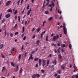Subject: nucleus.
<instances>
[{"label":"nucleus","mask_w":78,"mask_h":78,"mask_svg":"<svg viewBox=\"0 0 78 78\" xmlns=\"http://www.w3.org/2000/svg\"><path fill=\"white\" fill-rule=\"evenodd\" d=\"M63 31L65 35H67V29L66 28V24L63 23Z\"/></svg>","instance_id":"nucleus-1"},{"label":"nucleus","mask_w":78,"mask_h":78,"mask_svg":"<svg viewBox=\"0 0 78 78\" xmlns=\"http://www.w3.org/2000/svg\"><path fill=\"white\" fill-rule=\"evenodd\" d=\"M57 40V38H56V36H54L53 37L52 40V41L54 42H55Z\"/></svg>","instance_id":"nucleus-2"},{"label":"nucleus","mask_w":78,"mask_h":78,"mask_svg":"<svg viewBox=\"0 0 78 78\" xmlns=\"http://www.w3.org/2000/svg\"><path fill=\"white\" fill-rule=\"evenodd\" d=\"M45 62H46V61L45 60H44L43 61H42V66L43 67H44V66H45Z\"/></svg>","instance_id":"nucleus-3"},{"label":"nucleus","mask_w":78,"mask_h":78,"mask_svg":"<svg viewBox=\"0 0 78 78\" xmlns=\"http://www.w3.org/2000/svg\"><path fill=\"white\" fill-rule=\"evenodd\" d=\"M10 3H11V1H7L6 4V6H9V5L10 4Z\"/></svg>","instance_id":"nucleus-4"},{"label":"nucleus","mask_w":78,"mask_h":78,"mask_svg":"<svg viewBox=\"0 0 78 78\" xmlns=\"http://www.w3.org/2000/svg\"><path fill=\"white\" fill-rule=\"evenodd\" d=\"M52 62L53 64H54V66H55V65L56 64V59H55L54 61H52Z\"/></svg>","instance_id":"nucleus-5"},{"label":"nucleus","mask_w":78,"mask_h":78,"mask_svg":"<svg viewBox=\"0 0 78 78\" xmlns=\"http://www.w3.org/2000/svg\"><path fill=\"white\" fill-rule=\"evenodd\" d=\"M19 70V66L18 65H16V69H15V72H17Z\"/></svg>","instance_id":"nucleus-6"},{"label":"nucleus","mask_w":78,"mask_h":78,"mask_svg":"<svg viewBox=\"0 0 78 78\" xmlns=\"http://www.w3.org/2000/svg\"><path fill=\"white\" fill-rule=\"evenodd\" d=\"M45 31H44L42 32L41 34V39L42 38L43 34H45Z\"/></svg>","instance_id":"nucleus-7"},{"label":"nucleus","mask_w":78,"mask_h":78,"mask_svg":"<svg viewBox=\"0 0 78 78\" xmlns=\"http://www.w3.org/2000/svg\"><path fill=\"white\" fill-rule=\"evenodd\" d=\"M11 17V15L10 14H7L5 16L6 18H9V17Z\"/></svg>","instance_id":"nucleus-8"},{"label":"nucleus","mask_w":78,"mask_h":78,"mask_svg":"<svg viewBox=\"0 0 78 78\" xmlns=\"http://www.w3.org/2000/svg\"><path fill=\"white\" fill-rule=\"evenodd\" d=\"M3 47H4V46L3 44H0V49H2L3 48Z\"/></svg>","instance_id":"nucleus-9"},{"label":"nucleus","mask_w":78,"mask_h":78,"mask_svg":"<svg viewBox=\"0 0 78 78\" xmlns=\"http://www.w3.org/2000/svg\"><path fill=\"white\" fill-rule=\"evenodd\" d=\"M7 12H10L11 13H12V9H9L7 10Z\"/></svg>","instance_id":"nucleus-10"},{"label":"nucleus","mask_w":78,"mask_h":78,"mask_svg":"<svg viewBox=\"0 0 78 78\" xmlns=\"http://www.w3.org/2000/svg\"><path fill=\"white\" fill-rule=\"evenodd\" d=\"M62 58V56H61V54L58 55V59H61V58Z\"/></svg>","instance_id":"nucleus-11"},{"label":"nucleus","mask_w":78,"mask_h":78,"mask_svg":"<svg viewBox=\"0 0 78 78\" xmlns=\"http://www.w3.org/2000/svg\"><path fill=\"white\" fill-rule=\"evenodd\" d=\"M35 76L37 77V78H39L40 77V75L38 74H35Z\"/></svg>","instance_id":"nucleus-12"},{"label":"nucleus","mask_w":78,"mask_h":78,"mask_svg":"<svg viewBox=\"0 0 78 78\" xmlns=\"http://www.w3.org/2000/svg\"><path fill=\"white\" fill-rule=\"evenodd\" d=\"M38 60H39V58H37L36 57H35L34 58V61H38Z\"/></svg>","instance_id":"nucleus-13"},{"label":"nucleus","mask_w":78,"mask_h":78,"mask_svg":"<svg viewBox=\"0 0 78 78\" xmlns=\"http://www.w3.org/2000/svg\"><path fill=\"white\" fill-rule=\"evenodd\" d=\"M51 6H53V8L55 6V4H54V3H53V2H52L51 3Z\"/></svg>","instance_id":"nucleus-14"},{"label":"nucleus","mask_w":78,"mask_h":78,"mask_svg":"<svg viewBox=\"0 0 78 78\" xmlns=\"http://www.w3.org/2000/svg\"><path fill=\"white\" fill-rule=\"evenodd\" d=\"M49 62L50 60H48L47 61V66H48V64H49Z\"/></svg>","instance_id":"nucleus-15"},{"label":"nucleus","mask_w":78,"mask_h":78,"mask_svg":"<svg viewBox=\"0 0 78 78\" xmlns=\"http://www.w3.org/2000/svg\"><path fill=\"white\" fill-rule=\"evenodd\" d=\"M39 42H40V40H38L37 41L36 43L37 44V45H39Z\"/></svg>","instance_id":"nucleus-16"},{"label":"nucleus","mask_w":78,"mask_h":78,"mask_svg":"<svg viewBox=\"0 0 78 78\" xmlns=\"http://www.w3.org/2000/svg\"><path fill=\"white\" fill-rule=\"evenodd\" d=\"M10 63L12 66H13V67H14V63H13V62H11Z\"/></svg>","instance_id":"nucleus-17"},{"label":"nucleus","mask_w":78,"mask_h":78,"mask_svg":"<svg viewBox=\"0 0 78 78\" xmlns=\"http://www.w3.org/2000/svg\"><path fill=\"white\" fill-rule=\"evenodd\" d=\"M69 47L70 49H72V44H69Z\"/></svg>","instance_id":"nucleus-18"},{"label":"nucleus","mask_w":78,"mask_h":78,"mask_svg":"<svg viewBox=\"0 0 78 78\" xmlns=\"http://www.w3.org/2000/svg\"><path fill=\"white\" fill-rule=\"evenodd\" d=\"M45 1H44V2H43V6L42 7V8H44V7H45Z\"/></svg>","instance_id":"nucleus-19"},{"label":"nucleus","mask_w":78,"mask_h":78,"mask_svg":"<svg viewBox=\"0 0 78 78\" xmlns=\"http://www.w3.org/2000/svg\"><path fill=\"white\" fill-rule=\"evenodd\" d=\"M22 71H23V69H22V68H21L20 71V73H22Z\"/></svg>","instance_id":"nucleus-20"},{"label":"nucleus","mask_w":78,"mask_h":78,"mask_svg":"<svg viewBox=\"0 0 78 78\" xmlns=\"http://www.w3.org/2000/svg\"><path fill=\"white\" fill-rule=\"evenodd\" d=\"M36 75L35 74H34L32 76V78H36Z\"/></svg>","instance_id":"nucleus-21"},{"label":"nucleus","mask_w":78,"mask_h":78,"mask_svg":"<svg viewBox=\"0 0 78 78\" xmlns=\"http://www.w3.org/2000/svg\"><path fill=\"white\" fill-rule=\"evenodd\" d=\"M6 21V19L5 18H4L2 21V23H4V22Z\"/></svg>","instance_id":"nucleus-22"},{"label":"nucleus","mask_w":78,"mask_h":78,"mask_svg":"<svg viewBox=\"0 0 78 78\" xmlns=\"http://www.w3.org/2000/svg\"><path fill=\"white\" fill-rule=\"evenodd\" d=\"M52 20V17H50L48 19V20H49V21H50V20Z\"/></svg>","instance_id":"nucleus-23"},{"label":"nucleus","mask_w":78,"mask_h":78,"mask_svg":"<svg viewBox=\"0 0 78 78\" xmlns=\"http://www.w3.org/2000/svg\"><path fill=\"white\" fill-rule=\"evenodd\" d=\"M48 35H47L46 36V42H48Z\"/></svg>","instance_id":"nucleus-24"},{"label":"nucleus","mask_w":78,"mask_h":78,"mask_svg":"<svg viewBox=\"0 0 78 78\" xmlns=\"http://www.w3.org/2000/svg\"><path fill=\"white\" fill-rule=\"evenodd\" d=\"M61 68L62 69H64V66L63 65H62L61 66Z\"/></svg>","instance_id":"nucleus-25"},{"label":"nucleus","mask_w":78,"mask_h":78,"mask_svg":"<svg viewBox=\"0 0 78 78\" xmlns=\"http://www.w3.org/2000/svg\"><path fill=\"white\" fill-rule=\"evenodd\" d=\"M22 30H23V33L25 31V28L24 27H23Z\"/></svg>","instance_id":"nucleus-26"},{"label":"nucleus","mask_w":78,"mask_h":78,"mask_svg":"<svg viewBox=\"0 0 78 78\" xmlns=\"http://www.w3.org/2000/svg\"><path fill=\"white\" fill-rule=\"evenodd\" d=\"M18 18L19 22H20V16H18Z\"/></svg>","instance_id":"nucleus-27"},{"label":"nucleus","mask_w":78,"mask_h":78,"mask_svg":"<svg viewBox=\"0 0 78 78\" xmlns=\"http://www.w3.org/2000/svg\"><path fill=\"white\" fill-rule=\"evenodd\" d=\"M17 13V10H16L14 12V14L15 15Z\"/></svg>","instance_id":"nucleus-28"},{"label":"nucleus","mask_w":78,"mask_h":78,"mask_svg":"<svg viewBox=\"0 0 78 78\" xmlns=\"http://www.w3.org/2000/svg\"><path fill=\"white\" fill-rule=\"evenodd\" d=\"M58 74H60V73H61V70L60 69H59L58 71Z\"/></svg>","instance_id":"nucleus-29"},{"label":"nucleus","mask_w":78,"mask_h":78,"mask_svg":"<svg viewBox=\"0 0 78 78\" xmlns=\"http://www.w3.org/2000/svg\"><path fill=\"white\" fill-rule=\"evenodd\" d=\"M30 14V10H28V12H27V16H28Z\"/></svg>","instance_id":"nucleus-30"},{"label":"nucleus","mask_w":78,"mask_h":78,"mask_svg":"<svg viewBox=\"0 0 78 78\" xmlns=\"http://www.w3.org/2000/svg\"><path fill=\"white\" fill-rule=\"evenodd\" d=\"M1 55L2 56V58H5V56L4 55H3V54L1 53Z\"/></svg>","instance_id":"nucleus-31"},{"label":"nucleus","mask_w":78,"mask_h":78,"mask_svg":"<svg viewBox=\"0 0 78 78\" xmlns=\"http://www.w3.org/2000/svg\"><path fill=\"white\" fill-rule=\"evenodd\" d=\"M21 58V55L20 54L19 55V60H20V58Z\"/></svg>","instance_id":"nucleus-32"},{"label":"nucleus","mask_w":78,"mask_h":78,"mask_svg":"<svg viewBox=\"0 0 78 78\" xmlns=\"http://www.w3.org/2000/svg\"><path fill=\"white\" fill-rule=\"evenodd\" d=\"M45 23H46V21H44V22H43L42 27H44V25H45L44 24H45Z\"/></svg>","instance_id":"nucleus-33"},{"label":"nucleus","mask_w":78,"mask_h":78,"mask_svg":"<svg viewBox=\"0 0 78 78\" xmlns=\"http://www.w3.org/2000/svg\"><path fill=\"white\" fill-rule=\"evenodd\" d=\"M51 45L53 46V45H54L55 47H56V44H51Z\"/></svg>","instance_id":"nucleus-34"},{"label":"nucleus","mask_w":78,"mask_h":78,"mask_svg":"<svg viewBox=\"0 0 78 78\" xmlns=\"http://www.w3.org/2000/svg\"><path fill=\"white\" fill-rule=\"evenodd\" d=\"M34 53H36V51H32L31 52V54H34Z\"/></svg>","instance_id":"nucleus-35"},{"label":"nucleus","mask_w":78,"mask_h":78,"mask_svg":"<svg viewBox=\"0 0 78 78\" xmlns=\"http://www.w3.org/2000/svg\"><path fill=\"white\" fill-rule=\"evenodd\" d=\"M39 31H40V28H38L37 30V33H38Z\"/></svg>","instance_id":"nucleus-36"},{"label":"nucleus","mask_w":78,"mask_h":78,"mask_svg":"<svg viewBox=\"0 0 78 78\" xmlns=\"http://www.w3.org/2000/svg\"><path fill=\"white\" fill-rule=\"evenodd\" d=\"M49 7H50L51 9H52V6H51V5L49 4L48 5Z\"/></svg>","instance_id":"nucleus-37"},{"label":"nucleus","mask_w":78,"mask_h":78,"mask_svg":"<svg viewBox=\"0 0 78 78\" xmlns=\"http://www.w3.org/2000/svg\"><path fill=\"white\" fill-rule=\"evenodd\" d=\"M5 70V67H3L2 68V72L4 71V70Z\"/></svg>","instance_id":"nucleus-38"},{"label":"nucleus","mask_w":78,"mask_h":78,"mask_svg":"<svg viewBox=\"0 0 78 78\" xmlns=\"http://www.w3.org/2000/svg\"><path fill=\"white\" fill-rule=\"evenodd\" d=\"M57 45H58V47H60V43L59 42V41H58Z\"/></svg>","instance_id":"nucleus-39"},{"label":"nucleus","mask_w":78,"mask_h":78,"mask_svg":"<svg viewBox=\"0 0 78 78\" xmlns=\"http://www.w3.org/2000/svg\"><path fill=\"white\" fill-rule=\"evenodd\" d=\"M41 72L43 73H44V71L43 69H41Z\"/></svg>","instance_id":"nucleus-40"},{"label":"nucleus","mask_w":78,"mask_h":78,"mask_svg":"<svg viewBox=\"0 0 78 78\" xmlns=\"http://www.w3.org/2000/svg\"><path fill=\"white\" fill-rule=\"evenodd\" d=\"M42 62V60H41V59H39V63H41Z\"/></svg>","instance_id":"nucleus-41"},{"label":"nucleus","mask_w":78,"mask_h":78,"mask_svg":"<svg viewBox=\"0 0 78 78\" xmlns=\"http://www.w3.org/2000/svg\"><path fill=\"white\" fill-rule=\"evenodd\" d=\"M48 58H49V57H50V58H51V54H50L49 56H48Z\"/></svg>","instance_id":"nucleus-42"},{"label":"nucleus","mask_w":78,"mask_h":78,"mask_svg":"<svg viewBox=\"0 0 78 78\" xmlns=\"http://www.w3.org/2000/svg\"><path fill=\"white\" fill-rule=\"evenodd\" d=\"M23 48H24L23 45H22L21 50H22V51H23Z\"/></svg>","instance_id":"nucleus-43"},{"label":"nucleus","mask_w":78,"mask_h":78,"mask_svg":"<svg viewBox=\"0 0 78 78\" xmlns=\"http://www.w3.org/2000/svg\"><path fill=\"white\" fill-rule=\"evenodd\" d=\"M18 33L19 32H16L15 33V35H17V34H18Z\"/></svg>","instance_id":"nucleus-44"},{"label":"nucleus","mask_w":78,"mask_h":78,"mask_svg":"<svg viewBox=\"0 0 78 78\" xmlns=\"http://www.w3.org/2000/svg\"><path fill=\"white\" fill-rule=\"evenodd\" d=\"M30 6V5H28L27 7V9H29V7Z\"/></svg>","instance_id":"nucleus-45"},{"label":"nucleus","mask_w":78,"mask_h":78,"mask_svg":"<svg viewBox=\"0 0 78 78\" xmlns=\"http://www.w3.org/2000/svg\"><path fill=\"white\" fill-rule=\"evenodd\" d=\"M10 36L12 37H13V34L12 33L10 34Z\"/></svg>","instance_id":"nucleus-46"},{"label":"nucleus","mask_w":78,"mask_h":78,"mask_svg":"<svg viewBox=\"0 0 78 78\" xmlns=\"http://www.w3.org/2000/svg\"><path fill=\"white\" fill-rule=\"evenodd\" d=\"M25 8H24L23 11H22V13H21L22 14L24 12V11H25Z\"/></svg>","instance_id":"nucleus-47"},{"label":"nucleus","mask_w":78,"mask_h":78,"mask_svg":"<svg viewBox=\"0 0 78 78\" xmlns=\"http://www.w3.org/2000/svg\"><path fill=\"white\" fill-rule=\"evenodd\" d=\"M45 14H48V11H46L44 12Z\"/></svg>","instance_id":"nucleus-48"},{"label":"nucleus","mask_w":78,"mask_h":78,"mask_svg":"<svg viewBox=\"0 0 78 78\" xmlns=\"http://www.w3.org/2000/svg\"><path fill=\"white\" fill-rule=\"evenodd\" d=\"M35 38V35H34L33 37H32V39H34Z\"/></svg>","instance_id":"nucleus-49"},{"label":"nucleus","mask_w":78,"mask_h":78,"mask_svg":"<svg viewBox=\"0 0 78 78\" xmlns=\"http://www.w3.org/2000/svg\"><path fill=\"white\" fill-rule=\"evenodd\" d=\"M61 78V76L60 75H58L56 78Z\"/></svg>","instance_id":"nucleus-50"},{"label":"nucleus","mask_w":78,"mask_h":78,"mask_svg":"<svg viewBox=\"0 0 78 78\" xmlns=\"http://www.w3.org/2000/svg\"><path fill=\"white\" fill-rule=\"evenodd\" d=\"M19 3H20V0L18 1V2H17L18 6H19Z\"/></svg>","instance_id":"nucleus-51"},{"label":"nucleus","mask_w":78,"mask_h":78,"mask_svg":"<svg viewBox=\"0 0 78 78\" xmlns=\"http://www.w3.org/2000/svg\"><path fill=\"white\" fill-rule=\"evenodd\" d=\"M23 39V40H25V39H26V36L24 37Z\"/></svg>","instance_id":"nucleus-52"},{"label":"nucleus","mask_w":78,"mask_h":78,"mask_svg":"<svg viewBox=\"0 0 78 78\" xmlns=\"http://www.w3.org/2000/svg\"><path fill=\"white\" fill-rule=\"evenodd\" d=\"M28 44H29V43H28V42H26L25 43V45H28Z\"/></svg>","instance_id":"nucleus-53"},{"label":"nucleus","mask_w":78,"mask_h":78,"mask_svg":"<svg viewBox=\"0 0 78 78\" xmlns=\"http://www.w3.org/2000/svg\"><path fill=\"white\" fill-rule=\"evenodd\" d=\"M6 30H5V36H6Z\"/></svg>","instance_id":"nucleus-54"},{"label":"nucleus","mask_w":78,"mask_h":78,"mask_svg":"<svg viewBox=\"0 0 78 78\" xmlns=\"http://www.w3.org/2000/svg\"><path fill=\"white\" fill-rule=\"evenodd\" d=\"M48 4H49V2H48L46 3V5L48 6Z\"/></svg>","instance_id":"nucleus-55"},{"label":"nucleus","mask_w":78,"mask_h":78,"mask_svg":"<svg viewBox=\"0 0 78 78\" xmlns=\"http://www.w3.org/2000/svg\"><path fill=\"white\" fill-rule=\"evenodd\" d=\"M13 50H14V51L15 50H16V48H13Z\"/></svg>","instance_id":"nucleus-56"},{"label":"nucleus","mask_w":78,"mask_h":78,"mask_svg":"<svg viewBox=\"0 0 78 78\" xmlns=\"http://www.w3.org/2000/svg\"><path fill=\"white\" fill-rule=\"evenodd\" d=\"M61 51H62V53H64V50H63V49H62H62Z\"/></svg>","instance_id":"nucleus-57"},{"label":"nucleus","mask_w":78,"mask_h":78,"mask_svg":"<svg viewBox=\"0 0 78 78\" xmlns=\"http://www.w3.org/2000/svg\"><path fill=\"white\" fill-rule=\"evenodd\" d=\"M56 38H57V39L59 38V35H57V36H56Z\"/></svg>","instance_id":"nucleus-58"},{"label":"nucleus","mask_w":78,"mask_h":78,"mask_svg":"<svg viewBox=\"0 0 78 78\" xmlns=\"http://www.w3.org/2000/svg\"><path fill=\"white\" fill-rule=\"evenodd\" d=\"M53 35H54V34H53V33L51 35V37H53Z\"/></svg>","instance_id":"nucleus-59"},{"label":"nucleus","mask_w":78,"mask_h":78,"mask_svg":"<svg viewBox=\"0 0 78 78\" xmlns=\"http://www.w3.org/2000/svg\"><path fill=\"white\" fill-rule=\"evenodd\" d=\"M24 20H23L22 21V24L23 25V23H24Z\"/></svg>","instance_id":"nucleus-60"},{"label":"nucleus","mask_w":78,"mask_h":78,"mask_svg":"<svg viewBox=\"0 0 78 78\" xmlns=\"http://www.w3.org/2000/svg\"><path fill=\"white\" fill-rule=\"evenodd\" d=\"M58 76V74H55V76L56 77L57 76Z\"/></svg>","instance_id":"nucleus-61"},{"label":"nucleus","mask_w":78,"mask_h":78,"mask_svg":"<svg viewBox=\"0 0 78 78\" xmlns=\"http://www.w3.org/2000/svg\"><path fill=\"white\" fill-rule=\"evenodd\" d=\"M62 47H66V45H65V44H63L62 45Z\"/></svg>","instance_id":"nucleus-62"},{"label":"nucleus","mask_w":78,"mask_h":78,"mask_svg":"<svg viewBox=\"0 0 78 78\" xmlns=\"http://www.w3.org/2000/svg\"><path fill=\"white\" fill-rule=\"evenodd\" d=\"M9 76V73H8V75L7 76V77H8Z\"/></svg>","instance_id":"nucleus-63"},{"label":"nucleus","mask_w":78,"mask_h":78,"mask_svg":"<svg viewBox=\"0 0 78 78\" xmlns=\"http://www.w3.org/2000/svg\"><path fill=\"white\" fill-rule=\"evenodd\" d=\"M27 21H25V25H27Z\"/></svg>","instance_id":"nucleus-64"}]
</instances>
